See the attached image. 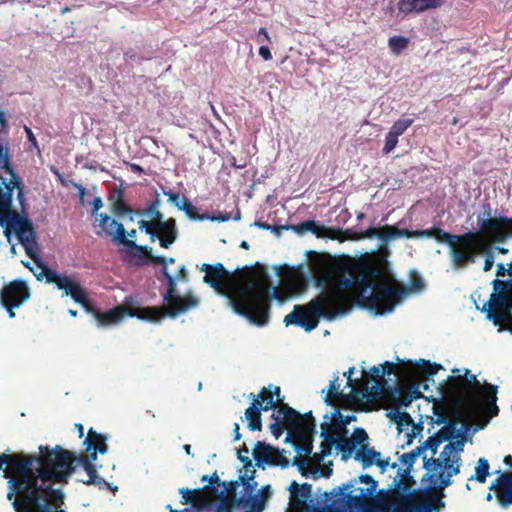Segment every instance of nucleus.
Here are the masks:
<instances>
[{
  "label": "nucleus",
  "mask_w": 512,
  "mask_h": 512,
  "mask_svg": "<svg viewBox=\"0 0 512 512\" xmlns=\"http://www.w3.org/2000/svg\"><path fill=\"white\" fill-rule=\"evenodd\" d=\"M106 436L93 428L83 441L85 453L76 456L74 452L56 445H40L38 453L17 452L0 455V470L7 481V499L14 512H67L65 494L55 484H67L77 466H82L87 479L80 481L99 489H109L110 484L98 475L94 464L97 453L108 451Z\"/></svg>",
  "instance_id": "obj_1"
},
{
  "label": "nucleus",
  "mask_w": 512,
  "mask_h": 512,
  "mask_svg": "<svg viewBox=\"0 0 512 512\" xmlns=\"http://www.w3.org/2000/svg\"><path fill=\"white\" fill-rule=\"evenodd\" d=\"M383 271L378 266L361 263L345 265L338 268L333 276L332 283L318 296L305 305H295L293 310L284 318V323L296 325L305 331L314 330L321 317L333 320L348 310V299L344 291L357 288L359 302L376 315L391 312L403 296L407 294L405 286L393 287L379 279ZM331 275L322 278L328 281Z\"/></svg>",
  "instance_id": "obj_2"
},
{
  "label": "nucleus",
  "mask_w": 512,
  "mask_h": 512,
  "mask_svg": "<svg viewBox=\"0 0 512 512\" xmlns=\"http://www.w3.org/2000/svg\"><path fill=\"white\" fill-rule=\"evenodd\" d=\"M200 270L205 273L203 281L225 295L235 313L258 326L268 322L271 292L277 297V289L272 287L266 270L254 271L245 266L237 268L235 275L222 263H204Z\"/></svg>",
  "instance_id": "obj_3"
},
{
  "label": "nucleus",
  "mask_w": 512,
  "mask_h": 512,
  "mask_svg": "<svg viewBox=\"0 0 512 512\" xmlns=\"http://www.w3.org/2000/svg\"><path fill=\"white\" fill-rule=\"evenodd\" d=\"M99 227L103 230L105 235L110 236L113 240L126 246L128 251L134 258H137V265H145L151 262L154 265L162 266V275L167 281V290L164 294V301L167 303V308L163 307H142L138 308L135 313H130L131 316H137L139 319L157 322L162 320L166 315L176 317L180 313H184L191 308H195L199 304V300L191 293L185 296L176 295V280L167 269L168 264H173L175 259L165 258L163 256L152 255V248L147 245H138L133 240H127L125 237V228L122 223L112 219L106 213L98 214Z\"/></svg>",
  "instance_id": "obj_4"
},
{
  "label": "nucleus",
  "mask_w": 512,
  "mask_h": 512,
  "mask_svg": "<svg viewBox=\"0 0 512 512\" xmlns=\"http://www.w3.org/2000/svg\"><path fill=\"white\" fill-rule=\"evenodd\" d=\"M27 208L25 185L12 166L8 142L0 141V227L9 243L15 234L26 254H31L37 233Z\"/></svg>",
  "instance_id": "obj_5"
},
{
  "label": "nucleus",
  "mask_w": 512,
  "mask_h": 512,
  "mask_svg": "<svg viewBox=\"0 0 512 512\" xmlns=\"http://www.w3.org/2000/svg\"><path fill=\"white\" fill-rule=\"evenodd\" d=\"M452 373L447 378L446 392L457 405L484 414L485 423L499 414L496 385L487 382L481 385L476 375L467 368H455Z\"/></svg>",
  "instance_id": "obj_6"
},
{
  "label": "nucleus",
  "mask_w": 512,
  "mask_h": 512,
  "mask_svg": "<svg viewBox=\"0 0 512 512\" xmlns=\"http://www.w3.org/2000/svg\"><path fill=\"white\" fill-rule=\"evenodd\" d=\"M406 232L401 237H434L438 242L450 246L451 262L455 268H463L476 261L478 252L484 249L483 238L479 233L468 231L464 234H450L439 227L424 230L400 229Z\"/></svg>",
  "instance_id": "obj_7"
},
{
  "label": "nucleus",
  "mask_w": 512,
  "mask_h": 512,
  "mask_svg": "<svg viewBox=\"0 0 512 512\" xmlns=\"http://www.w3.org/2000/svg\"><path fill=\"white\" fill-rule=\"evenodd\" d=\"M31 247L33 252L27 255L40 269V273L36 274L37 280L45 279L46 283L55 284L59 290L63 291V295L70 296L75 303L81 305L87 313L92 314L96 318L99 309L91 303L86 290L75 279V276L57 273L49 268L39 256L40 246L37 239H35V245L31 244Z\"/></svg>",
  "instance_id": "obj_8"
},
{
  "label": "nucleus",
  "mask_w": 512,
  "mask_h": 512,
  "mask_svg": "<svg viewBox=\"0 0 512 512\" xmlns=\"http://www.w3.org/2000/svg\"><path fill=\"white\" fill-rule=\"evenodd\" d=\"M143 214L150 220H140L138 222L139 229L144 230L152 242L158 239L162 248H169L178 238L176 220L172 217L163 220L160 210L149 206L144 209Z\"/></svg>",
  "instance_id": "obj_9"
},
{
  "label": "nucleus",
  "mask_w": 512,
  "mask_h": 512,
  "mask_svg": "<svg viewBox=\"0 0 512 512\" xmlns=\"http://www.w3.org/2000/svg\"><path fill=\"white\" fill-rule=\"evenodd\" d=\"M482 311L487 313V319L493 321L494 325L512 324V295L492 293Z\"/></svg>",
  "instance_id": "obj_10"
},
{
  "label": "nucleus",
  "mask_w": 512,
  "mask_h": 512,
  "mask_svg": "<svg viewBox=\"0 0 512 512\" xmlns=\"http://www.w3.org/2000/svg\"><path fill=\"white\" fill-rule=\"evenodd\" d=\"M478 233L486 235L495 243H503L510 235V218L506 216L487 218L482 222Z\"/></svg>",
  "instance_id": "obj_11"
},
{
  "label": "nucleus",
  "mask_w": 512,
  "mask_h": 512,
  "mask_svg": "<svg viewBox=\"0 0 512 512\" xmlns=\"http://www.w3.org/2000/svg\"><path fill=\"white\" fill-rule=\"evenodd\" d=\"M30 289L24 280L16 279L6 284L0 291V302L21 306L30 298Z\"/></svg>",
  "instance_id": "obj_12"
},
{
  "label": "nucleus",
  "mask_w": 512,
  "mask_h": 512,
  "mask_svg": "<svg viewBox=\"0 0 512 512\" xmlns=\"http://www.w3.org/2000/svg\"><path fill=\"white\" fill-rule=\"evenodd\" d=\"M495 491L496 499L502 508L512 505V472H501L489 487Z\"/></svg>",
  "instance_id": "obj_13"
},
{
  "label": "nucleus",
  "mask_w": 512,
  "mask_h": 512,
  "mask_svg": "<svg viewBox=\"0 0 512 512\" xmlns=\"http://www.w3.org/2000/svg\"><path fill=\"white\" fill-rule=\"evenodd\" d=\"M274 420H279L286 426L288 435L286 441L301 428L300 412L290 407L287 403H282L271 416Z\"/></svg>",
  "instance_id": "obj_14"
},
{
  "label": "nucleus",
  "mask_w": 512,
  "mask_h": 512,
  "mask_svg": "<svg viewBox=\"0 0 512 512\" xmlns=\"http://www.w3.org/2000/svg\"><path fill=\"white\" fill-rule=\"evenodd\" d=\"M405 233L406 232L400 231L399 228L392 225H384L381 228L371 226L365 231L356 234L355 239H372L376 237L382 242L387 243L392 239L400 238V235Z\"/></svg>",
  "instance_id": "obj_15"
},
{
  "label": "nucleus",
  "mask_w": 512,
  "mask_h": 512,
  "mask_svg": "<svg viewBox=\"0 0 512 512\" xmlns=\"http://www.w3.org/2000/svg\"><path fill=\"white\" fill-rule=\"evenodd\" d=\"M208 489V485L202 489L180 488L178 492L182 495L181 504H190L197 512L202 511L210 503L208 496L204 494V491Z\"/></svg>",
  "instance_id": "obj_16"
},
{
  "label": "nucleus",
  "mask_w": 512,
  "mask_h": 512,
  "mask_svg": "<svg viewBox=\"0 0 512 512\" xmlns=\"http://www.w3.org/2000/svg\"><path fill=\"white\" fill-rule=\"evenodd\" d=\"M446 0H399L398 9L404 14L422 13L441 7Z\"/></svg>",
  "instance_id": "obj_17"
},
{
  "label": "nucleus",
  "mask_w": 512,
  "mask_h": 512,
  "mask_svg": "<svg viewBox=\"0 0 512 512\" xmlns=\"http://www.w3.org/2000/svg\"><path fill=\"white\" fill-rule=\"evenodd\" d=\"M253 457L256 465L261 467L263 464L277 465L281 456L269 444L257 441L253 449Z\"/></svg>",
  "instance_id": "obj_18"
},
{
  "label": "nucleus",
  "mask_w": 512,
  "mask_h": 512,
  "mask_svg": "<svg viewBox=\"0 0 512 512\" xmlns=\"http://www.w3.org/2000/svg\"><path fill=\"white\" fill-rule=\"evenodd\" d=\"M461 461L460 455L444 454V449L440 453L438 458L431 457L427 459L424 457V468L432 473H438L439 471L447 472L450 465L455 462Z\"/></svg>",
  "instance_id": "obj_19"
},
{
  "label": "nucleus",
  "mask_w": 512,
  "mask_h": 512,
  "mask_svg": "<svg viewBox=\"0 0 512 512\" xmlns=\"http://www.w3.org/2000/svg\"><path fill=\"white\" fill-rule=\"evenodd\" d=\"M449 467L447 472L439 471L438 473L430 474L431 484L438 488L441 496H444L442 491L453 483L451 478L460 473L461 461L455 462Z\"/></svg>",
  "instance_id": "obj_20"
},
{
  "label": "nucleus",
  "mask_w": 512,
  "mask_h": 512,
  "mask_svg": "<svg viewBox=\"0 0 512 512\" xmlns=\"http://www.w3.org/2000/svg\"><path fill=\"white\" fill-rule=\"evenodd\" d=\"M411 367L409 368V376L418 377H433L437 372L443 369L441 364L432 363L429 360L420 359L414 364L410 362Z\"/></svg>",
  "instance_id": "obj_21"
},
{
  "label": "nucleus",
  "mask_w": 512,
  "mask_h": 512,
  "mask_svg": "<svg viewBox=\"0 0 512 512\" xmlns=\"http://www.w3.org/2000/svg\"><path fill=\"white\" fill-rule=\"evenodd\" d=\"M126 313L127 309L124 306H117L106 312L99 310L95 319L98 327H107L120 323Z\"/></svg>",
  "instance_id": "obj_22"
},
{
  "label": "nucleus",
  "mask_w": 512,
  "mask_h": 512,
  "mask_svg": "<svg viewBox=\"0 0 512 512\" xmlns=\"http://www.w3.org/2000/svg\"><path fill=\"white\" fill-rule=\"evenodd\" d=\"M249 398L252 399L251 405L245 411V419L248 424L247 427L251 431H260L262 429V420H261V404L257 402L256 395L254 393H250Z\"/></svg>",
  "instance_id": "obj_23"
},
{
  "label": "nucleus",
  "mask_w": 512,
  "mask_h": 512,
  "mask_svg": "<svg viewBox=\"0 0 512 512\" xmlns=\"http://www.w3.org/2000/svg\"><path fill=\"white\" fill-rule=\"evenodd\" d=\"M286 229H291L292 231H294L295 233H297L299 235H303L306 232H311L312 234L316 235L317 237H323L330 231L329 228H327L324 225H319L314 220H307V221L301 222L297 225H290V226H287Z\"/></svg>",
  "instance_id": "obj_24"
},
{
  "label": "nucleus",
  "mask_w": 512,
  "mask_h": 512,
  "mask_svg": "<svg viewBox=\"0 0 512 512\" xmlns=\"http://www.w3.org/2000/svg\"><path fill=\"white\" fill-rule=\"evenodd\" d=\"M315 432L316 425L313 423H309L307 425V429H297V432L291 436L300 443V446L297 447V449H301L305 453L310 454L313 448L312 434Z\"/></svg>",
  "instance_id": "obj_25"
},
{
  "label": "nucleus",
  "mask_w": 512,
  "mask_h": 512,
  "mask_svg": "<svg viewBox=\"0 0 512 512\" xmlns=\"http://www.w3.org/2000/svg\"><path fill=\"white\" fill-rule=\"evenodd\" d=\"M238 459L243 463L245 474L239 476V481L247 488H255L257 482H254L255 469H253L252 461L248 456H243L241 451H238Z\"/></svg>",
  "instance_id": "obj_26"
},
{
  "label": "nucleus",
  "mask_w": 512,
  "mask_h": 512,
  "mask_svg": "<svg viewBox=\"0 0 512 512\" xmlns=\"http://www.w3.org/2000/svg\"><path fill=\"white\" fill-rule=\"evenodd\" d=\"M331 427V424L328 422H324L321 424L322 432L321 437L323 438V441L320 445V455L319 459H323L324 457L331 454L332 446L336 447L337 442V435L333 436L328 432V429Z\"/></svg>",
  "instance_id": "obj_27"
},
{
  "label": "nucleus",
  "mask_w": 512,
  "mask_h": 512,
  "mask_svg": "<svg viewBox=\"0 0 512 512\" xmlns=\"http://www.w3.org/2000/svg\"><path fill=\"white\" fill-rule=\"evenodd\" d=\"M397 392L398 397L396 399V403L398 406L408 407L413 400H417L422 397L418 386L415 385L409 388H399Z\"/></svg>",
  "instance_id": "obj_28"
},
{
  "label": "nucleus",
  "mask_w": 512,
  "mask_h": 512,
  "mask_svg": "<svg viewBox=\"0 0 512 512\" xmlns=\"http://www.w3.org/2000/svg\"><path fill=\"white\" fill-rule=\"evenodd\" d=\"M380 452L374 450V448L367 445H362L355 454V459L360 461L363 468L370 467L374 464L376 458L380 457Z\"/></svg>",
  "instance_id": "obj_29"
},
{
  "label": "nucleus",
  "mask_w": 512,
  "mask_h": 512,
  "mask_svg": "<svg viewBox=\"0 0 512 512\" xmlns=\"http://www.w3.org/2000/svg\"><path fill=\"white\" fill-rule=\"evenodd\" d=\"M389 416L391 419L397 424V429L399 431H403L408 427H412L413 430L421 431L422 427L420 425H415L412 417L407 412L395 411L390 412Z\"/></svg>",
  "instance_id": "obj_30"
},
{
  "label": "nucleus",
  "mask_w": 512,
  "mask_h": 512,
  "mask_svg": "<svg viewBox=\"0 0 512 512\" xmlns=\"http://www.w3.org/2000/svg\"><path fill=\"white\" fill-rule=\"evenodd\" d=\"M460 430H462L459 433V436L455 441L450 440L448 444L444 446V454H453V455H460L463 452L464 445L466 442L465 433L468 430V427L466 424H462Z\"/></svg>",
  "instance_id": "obj_31"
},
{
  "label": "nucleus",
  "mask_w": 512,
  "mask_h": 512,
  "mask_svg": "<svg viewBox=\"0 0 512 512\" xmlns=\"http://www.w3.org/2000/svg\"><path fill=\"white\" fill-rule=\"evenodd\" d=\"M346 430H340L337 433L336 449L341 452L342 460H347L351 457L355 445L346 437Z\"/></svg>",
  "instance_id": "obj_32"
},
{
  "label": "nucleus",
  "mask_w": 512,
  "mask_h": 512,
  "mask_svg": "<svg viewBox=\"0 0 512 512\" xmlns=\"http://www.w3.org/2000/svg\"><path fill=\"white\" fill-rule=\"evenodd\" d=\"M352 389L349 393H344V398L340 399V402H345L348 404H361V401L364 398H368V387L364 385L362 388L350 386Z\"/></svg>",
  "instance_id": "obj_33"
},
{
  "label": "nucleus",
  "mask_w": 512,
  "mask_h": 512,
  "mask_svg": "<svg viewBox=\"0 0 512 512\" xmlns=\"http://www.w3.org/2000/svg\"><path fill=\"white\" fill-rule=\"evenodd\" d=\"M458 421H448L443 427L435 433L440 441H450L459 436V433L462 431L458 429Z\"/></svg>",
  "instance_id": "obj_34"
},
{
  "label": "nucleus",
  "mask_w": 512,
  "mask_h": 512,
  "mask_svg": "<svg viewBox=\"0 0 512 512\" xmlns=\"http://www.w3.org/2000/svg\"><path fill=\"white\" fill-rule=\"evenodd\" d=\"M340 385L338 384V376L334 378L329 384L327 394L324 398V402L329 406H334L336 402H340V399L344 398V393L339 390Z\"/></svg>",
  "instance_id": "obj_35"
},
{
  "label": "nucleus",
  "mask_w": 512,
  "mask_h": 512,
  "mask_svg": "<svg viewBox=\"0 0 512 512\" xmlns=\"http://www.w3.org/2000/svg\"><path fill=\"white\" fill-rule=\"evenodd\" d=\"M490 465L486 458H480L475 467V474L472 475L468 480L469 481H477L479 483H484L489 476Z\"/></svg>",
  "instance_id": "obj_36"
},
{
  "label": "nucleus",
  "mask_w": 512,
  "mask_h": 512,
  "mask_svg": "<svg viewBox=\"0 0 512 512\" xmlns=\"http://www.w3.org/2000/svg\"><path fill=\"white\" fill-rule=\"evenodd\" d=\"M256 398L257 402L261 404V409L263 411H268L270 409L275 410L277 407V401H275L271 396L270 388L262 387Z\"/></svg>",
  "instance_id": "obj_37"
},
{
  "label": "nucleus",
  "mask_w": 512,
  "mask_h": 512,
  "mask_svg": "<svg viewBox=\"0 0 512 512\" xmlns=\"http://www.w3.org/2000/svg\"><path fill=\"white\" fill-rule=\"evenodd\" d=\"M423 452V448L417 447L413 449L412 451L408 453H404L400 457V462L406 466V470L404 471L403 477L405 475H409L412 469L413 464L417 460V458L420 456V454Z\"/></svg>",
  "instance_id": "obj_38"
},
{
  "label": "nucleus",
  "mask_w": 512,
  "mask_h": 512,
  "mask_svg": "<svg viewBox=\"0 0 512 512\" xmlns=\"http://www.w3.org/2000/svg\"><path fill=\"white\" fill-rule=\"evenodd\" d=\"M112 211L116 216H123L128 213H132V209L125 203L123 192L117 191V197L113 200Z\"/></svg>",
  "instance_id": "obj_39"
},
{
  "label": "nucleus",
  "mask_w": 512,
  "mask_h": 512,
  "mask_svg": "<svg viewBox=\"0 0 512 512\" xmlns=\"http://www.w3.org/2000/svg\"><path fill=\"white\" fill-rule=\"evenodd\" d=\"M371 496V489L360 488V494H347V502L357 508H363Z\"/></svg>",
  "instance_id": "obj_40"
},
{
  "label": "nucleus",
  "mask_w": 512,
  "mask_h": 512,
  "mask_svg": "<svg viewBox=\"0 0 512 512\" xmlns=\"http://www.w3.org/2000/svg\"><path fill=\"white\" fill-rule=\"evenodd\" d=\"M444 505L437 496H432L429 502L417 505L415 512H439Z\"/></svg>",
  "instance_id": "obj_41"
},
{
  "label": "nucleus",
  "mask_w": 512,
  "mask_h": 512,
  "mask_svg": "<svg viewBox=\"0 0 512 512\" xmlns=\"http://www.w3.org/2000/svg\"><path fill=\"white\" fill-rule=\"evenodd\" d=\"M409 39L404 36H392L388 40L391 51L398 55L408 47Z\"/></svg>",
  "instance_id": "obj_42"
},
{
  "label": "nucleus",
  "mask_w": 512,
  "mask_h": 512,
  "mask_svg": "<svg viewBox=\"0 0 512 512\" xmlns=\"http://www.w3.org/2000/svg\"><path fill=\"white\" fill-rule=\"evenodd\" d=\"M414 119L412 118H401L394 122L389 132L396 136H401L405 131L413 124Z\"/></svg>",
  "instance_id": "obj_43"
},
{
  "label": "nucleus",
  "mask_w": 512,
  "mask_h": 512,
  "mask_svg": "<svg viewBox=\"0 0 512 512\" xmlns=\"http://www.w3.org/2000/svg\"><path fill=\"white\" fill-rule=\"evenodd\" d=\"M181 211H184L185 214L192 220H203L206 218L205 215H200L197 211V208L190 202L189 199H183V203L178 208Z\"/></svg>",
  "instance_id": "obj_44"
},
{
  "label": "nucleus",
  "mask_w": 512,
  "mask_h": 512,
  "mask_svg": "<svg viewBox=\"0 0 512 512\" xmlns=\"http://www.w3.org/2000/svg\"><path fill=\"white\" fill-rule=\"evenodd\" d=\"M332 418L335 421V424H334L335 429H338V427H344V426L348 425L351 421L356 420V416L353 414L344 416L340 412L339 408H335L334 412L332 413Z\"/></svg>",
  "instance_id": "obj_45"
},
{
  "label": "nucleus",
  "mask_w": 512,
  "mask_h": 512,
  "mask_svg": "<svg viewBox=\"0 0 512 512\" xmlns=\"http://www.w3.org/2000/svg\"><path fill=\"white\" fill-rule=\"evenodd\" d=\"M493 285V293H502L512 295V279L509 280H500L494 279L492 282Z\"/></svg>",
  "instance_id": "obj_46"
},
{
  "label": "nucleus",
  "mask_w": 512,
  "mask_h": 512,
  "mask_svg": "<svg viewBox=\"0 0 512 512\" xmlns=\"http://www.w3.org/2000/svg\"><path fill=\"white\" fill-rule=\"evenodd\" d=\"M289 490L292 495H297L300 492L301 497L305 500L308 498L311 492V485L304 483L300 486L296 481H293L289 487Z\"/></svg>",
  "instance_id": "obj_47"
},
{
  "label": "nucleus",
  "mask_w": 512,
  "mask_h": 512,
  "mask_svg": "<svg viewBox=\"0 0 512 512\" xmlns=\"http://www.w3.org/2000/svg\"><path fill=\"white\" fill-rule=\"evenodd\" d=\"M368 434L363 428H355L351 438L349 439L355 446L367 445Z\"/></svg>",
  "instance_id": "obj_48"
},
{
  "label": "nucleus",
  "mask_w": 512,
  "mask_h": 512,
  "mask_svg": "<svg viewBox=\"0 0 512 512\" xmlns=\"http://www.w3.org/2000/svg\"><path fill=\"white\" fill-rule=\"evenodd\" d=\"M397 144H398V136L392 134L391 132H388L385 137L384 147L382 149L383 154L390 153L392 150L395 149Z\"/></svg>",
  "instance_id": "obj_49"
},
{
  "label": "nucleus",
  "mask_w": 512,
  "mask_h": 512,
  "mask_svg": "<svg viewBox=\"0 0 512 512\" xmlns=\"http://www.w3.org/2000/svg\"><path fill=\"white\" fill-rule=\"evenodd\" d=\"M441 443L443 442L440 441L439 437L436 434H434L433 436L428 437L424 445L420 447L423 448V451L426 449L431 450L434 456L437 453V448Z\"/></svg>",
  "instance_id": "obj_50"
},
{
  "label": "nucleus",
  "mask_w": 512,
  "mask_h": 512,
  "mask_svg": "<svg viewBox=\"0 0 512 512\" xmlns=\"http://www.w3.org/2000/svg\"><path fill=\"white\" fill-rule=\"evenodd\" d=\"M370 377L377 381L378 385L375 387L376 389H378V387L382 389L386 385V381L384 380L380 367L373 366L370 369Z\"/></svg>",
  "instance_id": "obj_51"
},
{
  "label": "nucleus",
  "mask_w": 512,
  "mask_h": 512,
  "mask_svg": "<svg viewBox=\"0 0 512 512\" xmlns=\"http://www.w3.org/2000/svg\"><path fill=\"white\" fill-rule=\"evenodd\" d=\"M164 195L168 196V200L173 203L177 208H179V206H181V203H183V199H188L186 196L184 195H180L179 193L177 192H173L171 190H168V191H163Z\"/></svg>",
  "instance_id": "obj_52"
},
{
  "label": "nucleus",
  "mask_w": 512,
  "mask_h": 512,
  "mask_svg": "<svg viewBox=\"0 0 512 512\" xmlns=\"http://www.w3.org/2000/svg\"><path fill=\"white\" fill-rule=\"evenodd\" d=\"M424 288V281L416 272L412 274L410 280V290L411 291H421Z\"/></svg>",
  "instance_id": "obj_53"
},
{
  "label": "nucleus",
  "mask_w": 512,
  "mask_h": 512,
  "mask_svg": "<svg viewBox=\"0 0 512 512\" xmlns=\"http://www.w3.org/2000/svg\"><path fill=\"white\" fill-rule=\"evenodd\" d=\"M483 244H484V249L481 250V252H486V258H485L483 270L484 271H489L493 267L494 256H493L492 252L490 250H488V248L486 247V244H485L484 241H483ZM479 253H480V251L478 252V254Z\"/></svg>",
  "instance_id": "obj_54"
},
{
  "label": "nucleus",
  "mask_w": 512,
  "mask_h": 512,
  "mask_svg": "<svg viewBox=\"0 0 512 512\" xmlns=\"http://www.w3.org/2000/svg\"><path fill=\"white\" fill-rule=\"evenodd\" d=\"M284 430H287V428L279 420H274V422L270 425V431L276 439H278L283 434Z\"/></svg>",
  "instance_id": "obj_55"
},
{
  "label": "nucleus",
  "mask_w": 512,
  "mask_h": 512,
  "mask_svg": "<svg viewBox=\"0 0 512 512\" xmlns=\"http://www.w3.org/2000/svg\"><path fill=\"white\" fill-rule=\"evenodd\" d=\"M382 375L390 376L392 374H397V365L393 362L385 361L382 365Z\"/></svg>",
  "instance_id": "obj_56"
},
{
  "label": "nucleus",
  "mask_w": 512,
  "mask_h": 512,
  "mask_svg": "<svg viewBox=\"0 0 512 512\" xmlns=\"http://www.w3.org/2000/svg\"><path fill=\"white\" fill-rule=\"evenodd\" d=\"M434 414L436 416L435 423L437 425H441V424L445 425L448 422L443 407L435 406L434 407Z\"/></svg>",
  "instance_id": "obj_57"
},
{
  "label": "nucleus",
  "mask_w": 512,
  "mask_h": 512,
  "mask_svg": "<svg viewBox=\"0 0 512 512\" xmlns=\"http://www.w3.org/2000/svg\"><path fill=\"white\" fill-rule=\"evenodd\" d=\"M256 41L259 44L265 45V43L271 44V38L267 32V29L264 27H261L257 33Z\"/></svg>",
  "instance_id": "obj_58"
},
{
  "label": "nucleus",
  "mask_w": 512,
  "mask_h": 512,
  "mask_svg": "<svg viewBox=\"0 0 512 512\" xmlns=\"http://www.w3.org/2000/svg\"><path fill=\"white\" fill-rule=\"evenodd\" d=\"M264 500L260 499L257 495L251 498V511L250 512H262L264 509Z\"/></svg>",
  "instance_id": "obj_59"
},
{
  "label": "nucleus",
  "mask_w": 512,
  "mask_h": 512,
  "mask_svg": "<svg viewBox=\"0 0 512 512\" xmlns=\"http://www.w3.org/2000/svg\"><path fill=\"white\" fill-rule=\"evenodd\" d=\"M359 481L361 483L370 485V487L368 489H371V495H372L377 487V482L374 480V478L369 474H362L359 476Z\"/></svg>",
  "instance_id": "obj_60"
},
{
  "label": "nucleus",
  "mask_w": 512,
  "mask_h": 512,
  "mask_svg": "<svg viewBox=\"0 0 512 512\" xmlns=\"http://www.w3.org/2000/svg\"><path fill=\"white\" fill-rule=\"evenodd\" d=\"M300 417H301V428L307 429V425L309 423H313V424L316 425V421H315V418L312 415V411H308V412H306L304 414L300 413Z\"/></svg>",
  "instance_id": "obj_61"
},
{
  "label": "nucleus",
  "mask_w": 512,
  "mask_h": 512,
  "mask_svg": "<svg viewBox=\"0 0 512 512\" xmlns=\"http://www.w3.org/2000/svg\"><path fill=\"white\" fill-rule=\"evenodd\" d=\"M267 388H270L271 396L275 401H277V405H281L283 403V398L280 396V387L270 384Z\"/></svg>",
  "instance_id": "obj_62"
},
{
  "label": "nucleus",
  "mask_w": 512,
  "mask_h": 512,
  "mask_svg": "<svg viewBox=\"0 0 512 512\" xmlns=\"http://www.w3.org/2000/svg\"><path fill=\"white\" fill-rule=\"evenodd\" d=\"M9 131V123L6 119L5 113L0 110V134H8Z\"/></svg>",
  "instance_id": "obj_63"
},
{
  "label": "nucleus",
  "mask_w": 512,
  "mask_h": 512,
  "mask_svg": "<svg viewBox=\"0 0 512 512\" xmlns=\"http://www.w3.org/2000/svg\"><path fill=\"white\" fill-rule=\"evenodd\" d=\"M259 55L266 61L272 59V54H271L270 48L267 44L260 46Z\"/></svg>",
  "instance_id": "obj_64"
}]
</instances>
